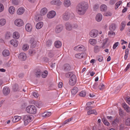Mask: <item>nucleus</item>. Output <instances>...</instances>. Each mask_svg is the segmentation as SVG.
<instances>
[{
	"label": "nucleus",
	"mask_w": 130,
	"mask_h": 130,
	"mask_svg": "<svg viewBox=\"0 0 130 130\" xmlns=\"http://www.w3.org/2000/svg\"><path fill=\"white\" fill-rule=\"evenodd\" d=\"M88 5L87 3L83 2L79 4L76 8L77 13L80 15H83L88 9Z\"/></svg>",
	"instance_id": "obj_1"
},
{
	"label": "nucleus",
	"mask_w": 130,
	"mask_h": 130,
	"mask_svg": "<svg viewBox=\"0 0 130 130\" xmlns=\"http://www.w3.org/2000/svg\"><path fill=\"white\" fill-rule=\"evenodd\" d=\"M34 119L33 116L30 115H26L23 116V119L24 124L25 125H27L29 123L32 121Z\"/></svg>",
	"instance_id": "obj_2"
},
{
	"label": "nucleus",
	"mask_w": 130,
	"mask_h": 130,
	"mask_svg": "<svg viewBox=\"0 0 130 130\" xmlns=\"http://www.w3.org/2000/svg\"><path fill=\"white\" fill-rule=\"evenodd\" d=\"M27 112L29 113L34 114L36 113L37 109L36 107L34 105H30L28 106L26 108Z\"/></svg>",
	"instance_id": "obj_3"
},
{
	"label": "nucleus",
	"mask_w": 130,
	"mask_h": 130,
	"mask_svg": "<svg viewBox=\"0 0 130 130\" xmlns=\"http://www.w3.org/2000/svg\"><path fill=\"white\" fill-rule=\"evenodd\" d=\"M73 15V13L70 11H67L63 14V19L65 20H68L70 17Z\"/></svg>",
	"instance_id": "obj_4"
},
{
	"label": "nucleus",
	"mask_w": 130,
	"mask_h": 130,
	"mask_svg": "<svg viewBox=\"0 0 130 130\" xmlns=\"http://www.w3.org/2000/svg\"><path fill=\"white\" fill-rule=\"evenodd\" d=\"M76 78L75 75H72L69 80V84L71 86L75 85L76 83Z\"/></svg>",
	"instance_id": "obj_5"
},
{
	"label": "nucleus",
	"mask_w": 130,
	"mask_h": 130,
	"mask_svg": "<svg viewBox=\"0 0 130 130\" xmlns=\"http://www.w3.org/2000/svg\"><path fill=\"white\" fill-rule=\"evenodd\" d=\"M14 24L18 27L22 26L24 25L23 21L21 19H16L14 21Z\"/></svg>",
	"instance_id": "obj_6"
},
{
	"label": "nucleus",
	"mask_w": 130,
	"mask_h": 130,
	"mask_svg": "<svg viewBox=\"0 0 130 130\" xmlns=\"http://www.w3.org/2000/svg\"><path fill=\"white\" fill-rule=\"evenodd\" d=\"M99 34L98 31L96 29H93L91 30L89 32L90 36L92 38L96 37Z\"/></svg>",
	"instance_id": "obj_7"
},
{
	"label": "nucleus",
	"mask_w": 130,
	"mask_h": 130,
	"mask_svg": "<svg viewBox=\"0 0 130 130\" xmlns=\"http://www.w3.org/2000/svg\"><path fill=\"white\" fill-rule=\"evenodd\" d=\"M74 50L77 51H85L86 50L85 47L82 45H78L74 47Z\"/></svg>",
	"instance_id": "obj_8"
},
{
	"label": "nucleus",
	"mask_w": 130,
	"mask_h": 130,
	"mask_svg": "<svg viewBox=\"0 0 130 130\" xmlns=\"http://www.w3.org/2000/svg\"><path fill=\"white\" fill-rule=\"evenodd\" d=\"M63 27L61 25H57L55 28V30L56 33H59L63 30Z\"/></svg>",
	"instance_id": "obj_9"
},
{
	"label": "nucleus",
	"mask_w": 130,
	"mask_h": 130,
	"mask_svg": "<svg viewBox=\"0 0 130 130\" xmlns=\"http://www.w3.org/2000/svg\"><path fill=\"white\" fill-rule=\"evenodd\" d=\"M75 56L77 58L81 59L85 57L86 56V54L85 53H78L75 54Z\"/></svg>",
	"instance_id": "obj_10"
},
{
	"label": "nucleus",
	"mask_w": 130,
	"mask_h": 130,
	"mask_svg": "<svg viewBox=\"0 0 130 130\" xmlns=\"http://www.w3.org/2000/svg\"><path fill=\"white\" fill-rule=\"evenodd\" d=\"M19 58L21 60H25L26 58V54L24 53H21L19 55Z\"/></svg>",
	"instance_id": "obj_11"
},
{
	"label": "nucleus",
	"mask_w": 130,
	"mask_h": 130,
	"mask_svg": "<svg viewBox=\"0 0 130 130\" xmlns=\"http://www.w3.org/2000/svg\"><path fill=\"white\" fill-rule=\"evenodd\" d=\"M56 15V12L54 11H51L48 13L47 14V17L49 19L53 18Z\"/></svg>",
	"instance_id": "obj_12"
},
{
	"label": "nucleus",
	"mask_w": 130,
	"mask_h": 130,
	"mask_svg": "<svg viewBox=\"0 0 130 130\" xmlns=\"http://www.w3.org/2000/svg\"><path fill=\"white\" fill-rule=\"evenodd\" d=\"M71 69L70 65L68 64H64L63 67V69L65 72H68L70 71Z\"/></svg>",
	"instance_id": "obj_13"
},
{
	"label": "nucleus",
	"mask_w": 130,
	"mask_h": 130,
	"mask_svg": "<svg viewBox=\"0 0 130 130\" xmlns=\"http://www.w3.org/2000/svg\"><path fill=\"white\" fill-rule=\"evenodd\" d=\"M50 4L53 5L59 6L61 5V2L59 0H53L50 2Z\"/></svg>",
	"instance_id": "obj_14"
},
{
	"label": "nucleus",
	"mask_w": 130,
	"mask_h": 130,
	"mask_svg": "<svg viewBox=\"0 0 130 130\" xmlns=\"http://www.w3.org/2000/svg\"><path fill=\"white\" fill-rule=\"evenodd\" d=\"M10 43L14 47H17L18 44L19 42L18 40L15 39H13L10 41Z\"/></svg>",
	"instance_id": "obj_15"
},
{
	"label": "nucleus",
	"mask_w": 130,
	"mask_h": 130,
	"mask_svg": "<svg viewBox=\"0 0 130 130\" xmlns=\"http://www.w3.org/2000/svg\"><path fill=\"white\" fill-rule=\"evenodd\" d=\"M10 92V89L8 87H4L3 90V92L5 95H8Z\"/></svg>",
	"instance_id": "obj_16"
},
{
	"label": "nucleus",
	"mask_w": 130,
	"mask_h": 130,
	"mask_svg": "<svg viewBox=\"0 0 130 130\" xmlns=\"http://www.w3.org/2000/svg\"><path fill=\"white\" fill-rule=\"evenodd\" d=\"M30 43L31 44V47L33 48L35 47L37 41L35 40L34 38H32L30 40Z\"/></svg>",
	"instance_id": "obj_17"
},
{
	"label": "nucleus",
	"mask_w": 130,
	"mask_h": 130,
	"mask_svg": "<svg viewBox=\"0 0 130 130\" xmlns=\"http://www.w3.org/2000/svg\"><path fill=\"white\" fill-rule=\"evenodd\" d=\"M47 12V10L45 7L42 8L40 11V14L41 15H44L46 14Z\"/></svg>",
	"instance_id": "obj_18"
},
{
	"label": "nucleus",
	"mask_w": 130,
	"mask_h": 130,
	"mask_svg": "<svg viewBox=\"0 0 130 130\" xmlns=\"http://www.w3.org/2000/svg\"><path fill=\"white\" fill-rule=\"evenodd\" d=\"M24 11L25 9L24 8H20L18 9L17 11V13L18 14L20 15L22 14Z\"/></svg>",
	"instance_id": "obj_19"
},
{
	"label": "nucleus",
	"mask_w": 130,
	"mask_h": 130,
	"mask_svg": "<svg viewBox=\"0 0 130 130\" xmlns=\"http://www.w3.org/2000/svg\"><path fill=\"white\" fill-rule=\"evenodd\" d=\"M122 106L124 110L127 112H130V108L126 103H123Z\"/></svg>",
	"instance_id": "obj_20"
},
{
	"label": "nucleus",
	"mask_w": 130,
	"mask_h": 130,
	"mask_svg": "<svg viewBox=\"0 0 130 130\" xmlns=\"http://www.w3.org/2000/svg\"><path fill=\"white\" fill-rule=\"evenodd\" d=\"M25 29L28 32H30L31 31L32 27L31 24L29 23H27L25 26Z\"/></svg>",
	"instance_id": "obj_21"
},
{
	"label": "nucleus",
	"mask_w": 130,
	"mask_h": 130,
	"mask_svg": "<svg viewBox=\"0 0 130 130\" xmlns=\"http://www.w3.org/2000/svg\"><path fill=\"white\" fill-rule=\"evenodd\" d=\"M12 36L13 38L15 39H18L20 37V34L18 32L15 31L13 34Z\"/></svg>",
	"instance_id": "obj_22"
},
{
	"label": "nucleus",
	"mask_w": 130,
	"mask_h": 130,
	"mask_svg": "<svg viewBox=\"0 0 130 130\" xmlns=\"http://www.w3.org/2000/svg\"><path fill=\"white\" fill-rule=\"evenodd\" d=\"M102 18V15L101 13H98L97 14L95 17L96 21L98 22L100 21Z\"/></svg>",
	"instance_id": "obj_23"
},
{
	"label": "nucleus",
	"mask_w": 130,
	"mask_h": 130,
	"mask_svg": "<svg viewBox=\"0 0 130 130\" xmlns=\"http://www.w3.org/2000/svg\"><path fill=\"white\" fill-rule=\"evenodd\" d=\"M63 5L66 7H68L71 5V3L70 0H64Z\"/></svg>",
	"instance_id": "obj_24"
},
{
	"label": "nucleus",
	"mask_w": 130,
	"mask_h": 130,
	"mask_svg": "<svg viewBox=\"0 0 130 130\" xmlns=\"http://www.w3.org/2000/svg\"><path fill=\"white\" fill-rule=\"evenodd\" d=\"M2 54L4 56L6 57L9 56L10 55V53L8 50L5 49L3 51Z\"/></svg>",
	"instance_id": "obj_25"
},
{
	"label": "nucleus",
	"mask_w": 130,
	"mask_h": 130,
	"mask_svg": "<svg viewBox=\"0 0 130 130\" xmlns=\"http://www.w3.org/2000/svg\"><path fill=\"white\" fill-rule=\"evenodd\" d=\"M15 8L13 6H11L9 8V11L11 14H14L15 11Z\"/></svg>",
	"instance_id": "obj_26"
},
{
	"label": "nucleus",
	"mask_w": 130,
	"mask_h": 130,
	"mask_svg": "<svg viewBox=\"0 0 130 130\" xmlns=\"http://www.w3.org/2000/svg\"><path fill=\"white\" fill-rule=\"evenodd\" d=\"M65 26L66 29L68 30H71L72 29L71 25L68 22H67L65 24Z\"/></svg>",
	"instance_id": "obj_27"
},
{
	"label": "nucleus",
	"mask_w": 130,
	"mask_h": 130,
	"mask_svg": "<svg viewBox=\"0 0 130 130\" xmlns=\"http://www.w3.org/2000/svg\"><path fill=\"white\" fill-rule=\"evenodd\" d=\"M21 119V116H14L12 119V121L13 122H18Z\"/></svg>",
	"instance_id": "obj_28"
},
{
	"label": "nucleus",
	"mask_w": 130,
	"mask_h": 130,
	"mask_svg": "<svg viewBox=\"0 0 130 130\" xmlns=\"http://www.w3.org/2000/svg\"><path fill=\"white\" fill-rule=\"evenodd\" d=\"M87 113L88 115L91 114H94L95 115H96L97 113L96 110L94 109H91L87 111Z\"/></svg>",
	"instance_id": "obj_29"
},
{
	"label": "nucleus",
	"mask_w": 130,
	"mask_h": 130,
	"mask_svg": "<svg viewBox=\"0 0 130 130\" xmlns=\"http://www.w3.org/2000/svg\"><path fill=\"white\" fill-rule=\"evenodd\" d=\"M116 28V24H111L109 26V29L111 31H114Z\"/></svg>",
	"instance_id": "obj_30"
},
{
	"label": "nucleus",
	"mask_w": 130,
	"mask_h": 130,
	"mask_svg": "<svg viewBox=\"0 0 130 130\" xmlns=\"http://www.w3.org/2000/svg\"><path fill=\"white\" fill-rule=\"evenodd\" d=\"M96 40L94 39H90L89 40V43L91 45H94L96 43Z\"/></svg>",
	"instance_id": "obj_31"
},
{
	"label": "nucleus",
	"mask_w": 130,
	"mask_h": 130,
	"mask_svg": "<svg viewBox=\"0 0 130 130\" xmlns=\"http://www.w3.org/2000/svg\"><path fill=\"white\" fill-rule=\"evenodd\" d=\"M78 89L76 87H74L71 90V92L72 94L73 95H75L78 92Z\"/></svg>",
	"instance_id": "obj_32"
},
{
	"label": "nucleus",
	"mask_w": 130,
	"mask_h": 130,
	"mask_svg": "<svg viewBox=\"0 0 130 130\" xmlns=\"http://www.w3.org/2000/svg\"><path fill=\"white\" fill-rule=\"evenodd\" d=\"M43 23L42 22H40L37 24L36 25V28L38 29L41 28L43 25Z\"/></svg>",
	"instance_id": "obj_33"
},
{
	"label": "nucleus",
	"mask_w": 130,
	"mask_h": 130,
	"mask_svg": "<svg viewBox=\"0 0 130 130\" xmlns=\"http://www.w3.org/2000/svg\"><path fill=\"white\" fill-rule=\"evenodd\" d=\"M6 23V20L4 19H0V27L3 26L5 25Z\"/></svg>",
	"instance_id": "obj_34"
},
{
	"label": "nucleus",
	"mask_w": 130,
	"mask_h": 130,
	"mask_svg": "<svg viewBox=\"0 0 130 130\" xmlns=\"http://www.w3.org/2000/svg\"><path fill=\"white\" fill-rule=\"evenodd\" d=\"M54 44L55 46L57 48L60 47L61 45V43L59 41H56Z\"/></svg>",
	"instance_id": "obj_35"
},
{
	"label": "nucleus",
	"mask_w": 130,
	"mask_h": 130,
	"mask_svg": "<svg viewBox=\"0 0 130 130\" xmlns=\"http://www.w3.org/2000/svg\"><path fill=\"white\" fill-rule=\"evenodd\" d=\"M100 9L102 11H105L107 10V6L105 5H102L100 7Z\"/></svg>",
	"instance_id": "obj_36"
},
{
	"label": "nucleus",
	"mask_w": 130,
	"mask_h": 130,
	"mask_svg": "<svg viewBox=\"0 0 130 130\" xmlns=\"http://www.w3.org/2000/svg\"><path fill=\"white\" fill-rule=\"evenodd\" d=\"M107 39H106L104 40L101 46L100 47V48H102L104 49L106 47L105 45L107 42Z\"/></svg>",
	"instance_id": "obj_37"
},
{
	"label": "nucleus",
	"mask_w": 130,
	"mask_h": 130,
	"mask_svg": "<svg viewBox=\"0 0 130 130\" xmlns=\"http://www.w3.org/2000/svg\"><path fill=\"white\" fill-rule=\"evenodd\" d=\"M51 115V113L50 112H46L44 113L42 115V116L44 117H48Z\"/></svg>",
	"instance_id": "obj_38"
},
{
	"label": "nucleus",
	"mask_w": 130,
	"mask_h": 130,
	"mask_svg": "<svg viewBox=\"0 0 130 130\" xmlns=\"http://www.w3.org/2000/svg\"><path fill=\"white\" fill-rule=\"evenodd\" d=\"M48 74V72L45 70L42 73L41 76L42 77L45 78L47 76Z\"/></svg>",
	"instance_id": "obj_39"
},
{
	"label": "nucleus",
	"mask_w": 130,
	"mask_h": 130,
	"mask_svg": "<svg viewBox=\"0 0 130 130\" xmlns=\"http://www.w3.org/2000/svg\"><path fill=\"white\" fill-rule=\"evenodd\" d=\"M102 121L103 123L106 125L109 126L110 125V123L108 122L107 120L103 118L102 119Z\"/></svg>",
	"instance_id": "obj_40"
},
{
	"label": "nucleus",
	"mask_w": 130,
	"mask_h": 130,
	"mask_svg": "<svg viewBox=\"0 0 130 130\" xmlns=\"http://www.w3.org/2000/svg\"><path fill=\"white\" fill-rule=\"evenodd\" d=\"M119 120L118 119H116L112 122V124L113 126H116L119 122Z\"/></svg>",
	"instance_id": "obj_41"
},
{
	"label": "nucleus",
	"mask_w": 130,
	"mask_h": 130,
	"mask_svg": "<svg viewBox=\"0 0 130 130\" xmlns=\"http://www.w3.org/2000/svg\"><path fill=\"white\" fill-rule=\"evenodd\" d=\"M122 3V1H121L117 2L115 5V9L116 10L117 9Z\"/></svg>",
	"instance_id": "obj_42"
},
{
	"label": "nucleus",
	"mask_w": 130,
	"mask_h": 130,
	"mask_svg": "<svg viewBox=\"0 0 130 130\" xmlns=\"http://www.w3.org/2000/svg\"><path fill=\"white\" fill-rule=\"evenodd\" d=\"M42 19V17L41 15H38L36 16L35 20L37 21H41Z\"/></svg>",
	"instance_id": "obj_43"
},
{
	"label": "nucleus",
	"mask_w": 130,
	"mask_h": 130,
	"mask_svg": "<svg viewBox=\"0 0 130 130\" xmlns=\"http://www.w3.org/2000/svg\"><path fill=\"white\" fill-rule=\"evenodd\" d=\"M125 25V21L122 22L121 24V28L120 29V30L122 31L124 29Z\"/></svg>",
	"instance_id": "obj_44"
},
{
	"label": "nucleus",
	"mask_w": 130,
	"mask_h": 130,
	"mask_svg": "<svg viewBox=\"0 0 130 130\" xmlns=\"http://www.w3.org/2000/svg\"><path fill=\"white\" fill-rule=\"evenodd\" d=\"M29 48V46L27 44H24L22 47V49L24 51L27 50Z\"/></svg>",
	"instance_id": "obj_45"
},
{
	"label": "nucleus",
	"mask_w": 130,
	"mask_h": 130,
	"mask_svg": "<svg viewBox=\"0 0 130 130\" xmlns=\"http://www.w3.org/2000/svg\"><path fill=\"white\" fill-rule=\"evenodd\" d=\"M11 36V34L10 32H7L5 35V38L7 39H9Z\"/></svg>",
	"instance_id": "obj_46"
},
{
	"label": "nucleus",
	"mask_w": 130,
	"mask_h": 130,
	"mask_svg": "<svg viewBox=\"0 0 130 130\" xmlns=\"http://www.w3.org/2000/svg\"><path fill=\"white\" fill-rule=\"evenodd\" d=\"M100 51V48L99 46H96L94 48V52L95 53H97Z\"/></svg>",
	"instance_id": "obj_47"
},
{
	"label": "nucleus",
	"mask_w": 130,
	"mask_h": 130,
	"mask_svg": "<svg viewBox=\"0 0 130 130\" xmlns=\"http://www.w3.org/2000/svg\"><path fill=\"white\" fill-rule=\"evenodd\" d=\"M86 95V92L84 91H82L79 93V95L80 96H85Z\"/></svg>",
	"instance_id": "obj_48"
},
{
	"label": "nucleus",
	"mask_w": 130,
	"mask_h": 130,
	"mask_svg": "<svg viewBox=\"0 0 130 130\" xmlns=\"http://www.w3.org/2000/svg\"><path fill=\"white\" fill-rule=\"evenodd\" d=\"M125 123L128 126H130V118H127L126 120Z\"/></svg>",
	"instance_id": "obj_49"
},
{
	"label": "nucleus",
	"mask_w": 130,
	"mask_h": 130,
	"mask_svg": "<svg viewBox=\"0 0 130 130\" xmlns=\"http://www.w3.org/2000/svg\"><path fill=\"white\" fill-rule=\"evenodd\" d=\"M13 89L15 91H17L18 90V86L17 84H15L13 86Z\"/></svg>",
	"instance_id": "obj_50"
},
{
	"label": "nucleus",
	"mask_w": 130,
	"mask_h": 130,
	"mask_svg": "<svg viewBox=\"0 0 130 130\" xmlns=\"http://www.w3.org/2000/svg\"><path fill=\"white\" fill-rule=\"evenodd\" d=\"M119 43L118 42H117L115 43L113 45V49H115L117 46L119 45Z\"/></svg>",
	"instance_id": "obj_51"
},
{
	"label": "nucleus",
	"mask_w": 130,
	"mask_h": 130,
	"mask_svg": "<svg viewBox=\"0 0 130 130\" xmlns=\"http://www.w3.org/2000/svg\"><path fill=\"white\" fill-rule=\"evenodd\" d=\"M105 88V86L102 84H101L99 86V89L100 90H102Z\"/></svg>",
	"instance_id": "obj_52"
},
{
	"label": "nucleus",
	"mask_w": 130,
	"mask_h": 130,
	"mask_svg": "<svg viewBox=\"0 0 130 130\" xmlns=\"http://www.w3.org/2000/svg\"><path fill=\"white\" fill-rule=\"evenodd\" d=\"M4 9V6L2 4L0 3V12L3 11Z\"/></svg>",
	"instance_id": "obj_53"
},
{
	"label": "nucleus",
	"mask_w": 130,
	"mask_h": 130,
	"mask_svg": "<svg viewBox=\"0 0 130 130\" xmlns=\"http://www.w3.org/2000/svg\"><path fill=\"white\" fill-rule=\"evenodd\" d=\"M12 3L15 5H17L18 4V0H11Z\"/></svg>",
	"instance_id": "obj_54"
},
{
	"label": "nucleus",
	"mask_w": 130,
	"mask_h": 130,
	"mask_svg": "<svg viewBox=\"0 0 130 130\" xmlns=\"http://www.w3.org/2000/svg\"><path fill=\"white\" fill-rule=\"evenodd\" d=\"M98 58L100 62H102L103 60V57L101 56H98Z\"/></svg>",
	"instance_id": "obj_55"
},
{
	"label": "nucleus",
	"mask_w": 130,
	"mask_h": 130,
	"mask_svg": "<svg viewBox=\"0 0 130 130\" xmlns=\"http://www.w3.org/2000/svg\"><path fill=\"white\" fill-rule=\"evenodd\" d=\"M113 31L110 30V31H109L108 34L109 36H111L115 35V33Z\"/></svg>",
	"instance_id": "obj_56"
},
{
	"label": "nucleus",
	"mask_w": 130,
	"mask_h": 130,
	"mask_svg": "<svg viewBox=\"0 0 130 130\" xmlns=\"http://www.w3.org/2000/svg\"><path fill=\"white\" fill-rule=\"evenodd\" d=\"M29 52L30 55H32L35 53V51L33 50H30L29 51Z\"/></svg>",
	"instance_id": "obj_57"
},
{
	"label": "nucleus",
	"mask_w": 130,
	"mask_h": 130,
	"mask_svg": "<svg viewBox=\"0 0 130 130\" xmlns=\"http://www.w3.org/2000/svg\"><path fill=\"white\" fill-rule=\"evenodd\" d=\"M33 96L36 98H38L39 96L38 93L35 92L33 93Z\"/></svg>",
	"instance_id": "obj_58"
},
{
	"label": "nucleus",
	"mask_w": 130,
	"mask_h": 130,
	"mask_svg": "<svg viewBox=\"0 0 130 130\" xmlns=\"http://www.w3.org/2000/svg\"><path fill=\"white\" fill-rule=\"evenodd\" d=\"M117 0H110L109 3L110 5H112L114 4Z\"/></svg>",
	"instance_id": "obj_59"
},
{
	"label": "nucleus",
	"mask_w": 130,
	"mask_h": 130,
	"mask_svg": "<svg viewBox=\"0 0 130 130\" xmlns=\"http://www.w3.org/2000/svg\"><path fill=\"white\" fill-rule=\"evenodd\" d=\"M98 84L97 83H95L93 85V88L95 89H96L98 88Z\"/></svg>",
	"instance_id": "obj_60"
},
{
	"label": "nucleus",
	"mask_w": 130,
	"mask_h": 130,
	"mask_svg": "<svg viewBox=\"0 0 130 130\" xmlns=\"http://www.w3.org/2000/svg\"><path fill=\"white\" fill-rule=\"evenodd\" d=\"M41 72L40 71H38L36 73V75L37 77H39L41 75Z\"/></svg>",
	"instance_id": "obj_61"
},
{
	"label": "nucleus",
	"mask_w": 130,
	"mask_h": 130,
	"mask_svg": "<svg viewBox=\"0 0 130 130\" xmlns=\"http://www.w3.org/2000/svg\"><path fill=\"white\" fill-rule=\"evenodd\" d=\"M72 74V73L71 72H69L67 73L66 74V77H69Z\"/></svg>",
	"instance_id": "obj_62"
},
{
	"label": "nucleus",
	"mask_w": 130,
	"mask_h": 130,
	"mask_svg": "<svg viewBox=\"0 0 130 130\" xmlns=\"http://www.w3.org/2000/svg\"><path fill=\"white\" fill-rule=\"evenodd\" d=\"M104 14V15L106 16H110L111 15V12H108L105 13Z\"/></svg>",
	"instance_id": "obj_63"
},
{
	"label": "nucleus",
	"mask_w": 130,
	"mask_h": 130,
	"mask_svg": "<svg viewBox=\"0 0 130 130\" xmlns=\"http://www.w3.org/2000/svg\"><path fill=\"white\" fill-rule=\"evenodd\" d=\"M126 102L128 104L130 105V98H127L126 99Z\"/></svg>",
	"instance_id": "obj_64"
}]
</instances>
